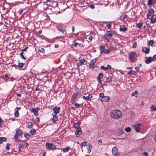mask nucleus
I'll list each match as a JSON object with an SVG mask.
<instances>
[{
	"mask_svg": "<svg viewBox=\"0 0 156 156\" xmlns=\"http://www.w3.org/2000/svg\"><path fill=\"white\" fill-rule=\"evenodd\" d=\"M122 112L119 110H114L110 112L111 117L115 119H118L122 116Z\"/></svg>",
	"mask_w": 156,
	"mask_h": 156,
	"instance_id": "obj_1",
	"label": "nucleus"
},
{
	"mask_svg": "<svg viewBox=\"0 0 156 156\" xmlns=\"http://www.w3.org/2000/svg\"><path fill=\"white\" fill-rule=\"evenodd\" d=\"M116 34V32L113 30L107 31L106 33L104 35L103 37L108 41L111 39V37H112L113 35H115Z\"/></svg>",
	"mask_w": 156,
	"mask_h": 156,
	"instance_id": "obj_2",
	"label": "nucleus"
},
{
	"mask_svg": "<svg viewBox=\"0 0 156 156\" xmlns=\"http://www.w3.org/2000/svg\"><path fill=\"white\" fill-rule=\"evenodd\" d=\"M129 58L132 62H135L137 58V55L136 53L133 51L131 52L129 54Z\"/></svg>",
	"mask_w": 156,
	"mask_h": 156,
	"instance_id": "obj_3",
	"label": "nucleus"
},
{
	"mask_svg": "<svg viewBox=\"0 0 156 156\" xmlns=\"http://www.w3.org/2000/svg\"><path fill=\"white\" fill-rule=\"evenodd\" d=\"M78 95V94L77 92H75L72 95L71 98V102L73 104H74L77 101V97Z\"/></svg>",
	"mask_w": 156,
	"mask_h": 156,
	"instance_id": "obj_4",
	"label": "nucleus"
},
{
	"mask_svg": "<svg viewBox=\"0 0 156 156\" xmlns=\"http://www.w3.org/2000/svg\"><path fill=\"white\" fill-rule=\"evenodd\" d=\"M154 12L153 9H151L148 10V13L147 15V18L149 19H151L154 16Z\"/></svg>",
	"mask_w": 156,
	"mask_h": 156,
	"instance_id": "obj_5",
	"label": "nucleus"
},
{
	"mask_svg": "<svg viewBox=\"0 0 156 156\" xmlns=\"http://www.w3.org/2000/svg\"><path fill=\"white\" fill-rule=\"evenodd\" d=\"M46 148L48 149L54 150L56 149V146L51 143L47 142L45 144Z\"/></svg>",
	"mask_w": 156,
	"mask_h": 156,
	"instance_id": "obj_6",
	"label": "nucleus"
},
{
	"mask_svg": "<svg viewBox=\"0 0 156 156\" xmlns=\"http://www.w3.org/2000/svg\"><path fill=\"white\" fill-rule=\"evenodd\" d=\"M23 134V132L21 130L18 129L16 131V132L14 135V138L15 141H17L18 137L22 135Z\"/></svg>",
	"mask_w": 156,
	"mask_h": 156,
	"instance_id": "obj_7",
	"label": "nucleus"
},
{
	"mask_svg": "<svg viewBox=\"0 0 156 156\" xmlns=\"http://www.w3.org/2000/svg\"><path fill=\"white\" fill-rule=\"evenodd\" d=\"M141 126V124L138 123L137 124L134 125L132 127L136 132H139L140 130V127Z\"/></svg>",
	"mask_w": 156,
	"mask_h": 156,
	"instance_id": "obj_8",
	"label": "nucleus"
},
{
	"mask_svg": "<svg viewBox=\"0 0 156 156\" xmlns=\"http://www.w3.org/2000/svg\"><path fill=\"white\" fill-rule=\"evenodd\" d=\"M40 108L39 107H37L35 108H33L31 110V111L34 113L35 115L37 116L38 115V110Z\"/></svg>",
	"mask_w": 156,
	"mask_h": 156,
	"instance_id": "obj_9",
	"label": "nucleus"
},
{
	"mask_svg": "<svg viewBox=\"0 0 156 156\" xmlns=\"http://www.w3.org/2000/svg\"><path fill=\"white\" fill-rule=\"evenodd\" d=\"M156 4V0H148L147 5L148 6H153Z\"/></svg>",
	"mask_w": 156,
	"mask_h": 156,
	"instance_id": "obj_10",
	"label": "nucleus"
},
{
	"mask_svg": "<svg viewBox=\"0 0 156 156\" xmlns=\"http://www.w3.org/2000/svg\"><path fill=\"white\" fill-rule=\"evenodd\" d=\"M61 108L60 107H57V106L53 108L54 113H53V114H57L59 113L60 112V110Z\"/></svg>",
	"mask_w": 156,
	"mask_h": 156,
	"instance_id": "obj_11",
	"label": "nucleus"
},
{
	"mask_svg": "<svg viewBox=\"0 0 156 156\" xmlns=\"http://www.w3.org/2000/svg\"><path fill=\"white\" fill-rule=\"evenodd\" d=\"M103 76V74L101 73H99L98 75L97 78V80L99 82L100 84L102 83V82L101 81V79L102 78Z\"/></svg>",
	"mask_w": 156,
	"mask_h": 156,
	"instance_id": "obj_12",
	"label": "nucleus"
},
{
	"mask_svg": "<svg viewBox=\"0 0 156 156\" xmlns=\"http://www.w3.org/2000/svg\"><path fill=\"white\" fill-rule=\"evenodd\" d=\"M96 58L95 59H93L91 60L89 65V67L90 68H92L94 66H95L94 65V64L96 63Z\"/></svg>",
	"mask_w": 156,
	"mask_h": 156,
	"instance_id": "obj_13",
	"label": "nucleus"
},
{
	"mask_svg": "<svg viewBox=\"0 0 156 156\" xmlns=\"http://www.w3.org/2000/svg\"><path fill=\"white\" fill-rule=\"evenodd\" d=\"M110 100V98L108 96H104L103 98H101L100 100L102 101L108 102Z\"/></svg>",
	"mask_w": 156,
	"mask_h": 156,
	"instance_id": "obj_14",
	"label": "nucleus"
},
{
	"mask_svg": "<svg viewBox=\"0 0 156 156\" xmlns=\"http://www.w3.org/2000/svg\"><path fill=\"white\" fill-rule=\"evenodd\" d=\"M21 109V107H16L15 109V112L14 113V116L16 117H18L19 115L18 111Z\"/></svg>",
	"mask_w": 156,
	"mask_h": 156,
	"instance_id": "obj_15",
	"label": "nucleus"
},
{
	"mask_svg": "<svg viewBox=\"0 0 156 156\" xmlns=\"http://www.w3.org/2000/svg\"><path fill=\"white\" fill-rule=\"evenodd\" d=\"M153 61L152 58L151 57H147L145 58V62L147 64H149L150 62Z\"/></svg>",
	"mask_w": 156,
	"mask_h": 156,
	"instance_id": "obj_16",
	"label": "nucleus"
},
{
	"mask_svg": "<svg viewBox=\"0 0 156 156\" xmlns=\"http://www.w3.org/2000/svg\"><path fill=\"white\" fill-rule=\"evenodd\" d=\"M142 51L146 54H148L150 51V49L149 48L145 47L143 48Z\"/></svg>",
	"mask_w": 156,
	"mask_h": 156,
	"instance_id": "obj_17",
	"label": "nucleus"
},
{
	"mask_svg": "<svg viewBox=\"0 0 156 156\" xmlns=\"http://www.w3.org/2000/svg\"><path fill=\"white\" fill-rule=\"evenodd\" d=\"M118 149L117 147H115L112 148V151L113 154L115 155H116L117 153Z\"/></svg>",
	"mask_w": 156,
	"mask_h": 156,
	"instance_id": "obj_18",
	"label": "nucleus"
},
{
	"mask_svg": "<svg viewBox=\"0 0 156 156\" xmlns=\"http://www.w3.org/2000/svg\"><path fill=\"white\" fill-rule=\"evenodd\" d=\"M105 80L104 81V82L105 83H107L112 81V78L111 77H105Z\"/></svg>",
	"mask_w": 156,
	"mask_h": 156,
	"instance_id": "obj_19",
	"label": "nucleus"
},
{
	"mask_svg": "<svg viewBox=\"0 0 156 156\" xmlns=\"http://www.w3.org/2000/svg\"><path fill=\"white\" fill-rule=\"evenodd\" d=\"M57 30L60 31L63 33H64V32H66V28L65 27H58Z\"/></svg>",
	"mask_w": 156,
	"mask_h": 156,
	"instance_id": "obj_20",
	"label": "nucleus"
},
{
	"mask_svg": "<svg viewBox=\"0 0 156 156\" xmlns=\"http://www.w3.org/2000/svg\"><path fill=\"white\" fill-rule=\"evenodd\" d=\"M52 115H53V121L54 122H56L58 120V117L57 116V114H52Z\"/></svg>",
	"mask_w": 156,
	"mask_h": 156,
	"instance_id": "obj_21",
	"label": "nucleus"
},
{
	"mask_svg": "<svg viewBox=\"0 0 156 156\" xmlns=\"http://www.w3.org/2000/svg\"><path fill=\"white\" fill-rule=\"evenodd\" d=\"M85 62L84 59H81L79 62L77 63V65L78 66H81L83 65Z\"/></svg>",
	"mask_w": 156,
	"mask_h": 156,
	"instance_id": "obj_22",
	"label": "nucleus"
},
{
	"mask_svg": "<svg viewBox=\"0 0 156 156\" xmlns=\"http://www.w3.org/2000/svg\"><path fill=\"white\" fill-rule=\"evenodd\" d=\"M99 49L101 53L104 52L105 51V47L102 45H101L99 47Z\"/></svg>",
	"mask_w": 156,
	"mask_h": 156,
	"instance_id": "obj_23",
	"label": "nucleus"
},
{
	"mask_svg": "<svg viewBox=\"0 0 156 156\" xmlns=\"http://www.w3.org/2000/svg\"><path fill=\"white\" fill-rule=\"evenodd\" d=\"M127 30V28L126 27H121L119 28V30L120 31H122L123 32H125Z\"/></svg>",
	"mask_w": 156,
	"mask_h": 156,
	"instance_id": "obj_24",
	"label": "nucleus"
},
{
	"mask_svg": "<svg viewBox=\"0 0 156 156\" xmlns=\"http://www.w3.org/2000/svg\"><path fill=\"white\" fill-rule=\"evenodd\" d=\"M6 139L5 137H0V144H2L3 141H6Z\"/></svg>",
	"mask_w": 156,
	"mask_h": 156,
	"instance_id": "obj_25",
	"label": "nucleus"
},
{
	"mask_svg": "<svg viewBox=\"0 0 156 156\" xmlns=\"http://www.w3.org/2000/svg\"><path fill=\"white\" fill-rule=\"evenodd\" d=\"M87 146H88V147H87V153L88 154H90L91 151V145L90 144H87Z\"/></svg>",
	"mask_w": 156,
	"mask_h": 156,
	"instance_id": "obj_26",
	"label": "nucleus"
},
{
	"mask_svg": "<svg viewBox=\"0 0 156 156\" xmlns=\"http://www.w3.org/2000/svg\"><path fill=\"white\" fill-rule=\"evenodd\" d=\"M70 149V147H67L65 148H63L62 149L63 152L64 153L67 152H68Z\"/></svg>",
	"mask_w": 156,
	"mask_h": 156,
	"instance_id": "obj_27",
	"label": "nucleus"
},
{
	"mask_svg": "<svg viewBox=\"0 0 156 156\" xmlns=\"http://www.w3.org/2000/svg\"><path fill=\"white\" fill-rule=\"evenodd\" d=\"M80 125V123H74L73 125V127L74 128H77L80 127L79 126Z\"/></svg>",
	"mask_w": 156,
	"mask_h": 156,
	"instance_id": "obj_28",
	"label": "nucleus"
},
{
	"mask_svg": "<svg viewBox=\"0 0 156 156\" xmlns=\"http://www.w3.org/2000/svg\"><path fill=\"white\" fill-rule=\"evenodd\" d=\"M30 133L32 135H34L36 133V131L34 129H32L30 131Z\"/></svg>",
	"mask_w": 156,
	"mask_h": 156,
	"instance_id": "obj_29",
	"label": "nucleus"
},
{
	"mask_svg": "<svg viewBox=\"0 0 156 156\" xmlns=\"http://www.w3.org/2000/svg\"><path fill=\"white\" fill-rule=\"evenodd\" d=\"M150 20H151L150 22L151 23H154L156 22V17H155V18L153 17Z\"/></svg>",
	"mask_w": 156,
	"mask_h": 156,
	"instance_id": "obj_30",
	"label": "nucleus"
},
{
	"mask_svg": "<svg viewBox=\"0 0 156 156\" xmlns=\"http://www.w3.org/2000/svg\"><path fill=\"white\" fill-rule=\"evenodd\" d=\"M147 43L148 45L149 46L151 44V45L152 46V44L154 43V41L153 40H150V41H148Z\"/></svg>",
	"mask_w": 156,
	"mask_h": 156,
	"instance_id": "obj_31",
	"label": "nucleus"
},
{
	"mask_svg": "<svg viewBox=\"0 0 156 156\" xmlns=\"http://www.w3.org/2000/svg\"><path fill=\"white\" fill-rule=\"evenodd\" d=\"M23 54H24V53L23 52H21L20 54V56L21 58L25 60L26 59V58L23 55Z\"/></svg>",
	"mask_w": 156,
	"mask_h": 156,
	"instance_id": "obj_32",
	"label": "nucleus"
},
{
	"mask_svg": "<svg viewBox=\"0 0 156 156\" xmlns=\"http://www.w3.org/2000/svg\"><path fill=\"white\" fill-rule=\"evenodd\" d=\"M136 26L137 27L140 28L142 27L143 24L142 23H137L136 24Z\"/></svg>",
	"mask_w": 156,
	"mask_h": 156,
	"instance_id": "obj_33",
	"label": "nucleus"
},
{
	"mask_svg": "<svg viewBox=\"0 0 156 156\" xmlns=\"http://www.w3.org/2000/svg\"><path fill=\"white\" fill-rule=\"evenodd\" d=\"M73 44L72 45V46H74L75 47H76L79 44V43L75 42V41H73Z\"/></svg>",
	"mask_w": 156,
	"mask_h": 156,
	"instance_id": "obj_34",
	"label": "nucleus"
},
{
	"mask_svg": "<svg viewBox=\"0 0 156 156\" xmlns=\"http://www.w3.org/2000/svg\"><path fill=\"white\" fill-rule=\"evenodd\" d=\"M138 91L137 90H135L134 92H133L132 94V96H135V95H136L138 94Z\"/></svg>",
	"mask_w": 156,
	"mask_h": 156,
	"instance_id": "obj_35",
	"label": "nucleus"
},
{
	"mask_svg": "<svg viewBox=\"0 0 156 156\" xmlns=\"http://www.w3.org/2000/svg\"><path fill=\"white\" fill-rule=\"evenodd\" d=\"M87 143L86 142H84L83 143H82L80 144V145L81 146V147H83L85 146H87L86 144Z\"/></svg>",
	"mask_w": 156,
	"mask_h": 156,
	"instance_id": "obj_36",
	"label": "nucleus"
},
{
	"mask_svg": "<svg viewBox=\"0 0 156 156\" xmlns=\"http://www.w3.org/2000/svg\"><path fill=\"white\" fill-rule=\"evenodd\" d=\"M30 136V135L28 134L27 133H25L24 134V137L26 139H28L29 138Z\"/></svg>",
	"mask_w": 156,
	"mask_h": 156,
	"instance_id": "obj_37",
	"label": "nucleus"
},
{
	"mask_svg": "<svg viewBox=\"0 0 156 156\" xmlns=\"http://www.w3.org/2000/svg\"><path fill=\"white\" fill-rule=\"evenodd\" d=\"M127 18V16L126 14L120 17V18H121V20H124L125 18Z\"/></svg>",
	"mask_w": 156,
	"mask_h": 156,
	"instance_id": "obj_38",
	"label": "nucleus"
},
{
	"mask_svg": "<svg viewBox=\"0 0 156 156\" xmlns=\"http://www.w3.org/2000/svg\"><path fill=\"white\" fill-rule=\"evenodd\" d=\"M150 108L151 111L154 110L156 111V107L154 106H151Z\"/></svg>",
	"mask_w": 156,
	"mask_h": 156,
	"instance_id": "obj_39",
	"label": "nucleus"
},
{
	"mask_svg": "<svg viewBox=\"0 0 156 156\" xmlns=\"http://www.w3.org/2000/svg\"><path fill=\"white\" fill-rule=\"evenodd\" d=\"M131 129L130 127L126 128L125 129V130L127 132H129V131H130L131 130Z\"/></svg>",
	"mask_w": 156,
	"mask_h": 156,
	"instance_id": "obj_40",
	"label": "nucleus"
},
{
	"mask_svg": "<svg viewBox=\"0 0 156 156\" xmlns=\"http://www.w3.org/2000/svg\"><path fill=\"white\" fill-rule=\"evenodd\" d=\"M93 68L94 69V70H95V71H98L99 69V67L98 66H96V65H95V66H94V67H93Z\"/></svg>",
	"mask_w": 156,
	"mask_h": 156,
	"instance_id": "obj_41",
	"label": "nucleus"
},
{
	"mask_svg": "<svg viewBox=\"0 0 156 156\" xmlns=\"http://www.w3.org/2000/svg\"><path fill=\"white\" fill-rule=\"evenodd\" d=\"M24 65V64L23 63H19L17 66L20 68L22 67Z\"/></svg>",
	"mask_w": 156,
	"mask_h": 156,
	"instance_id": "obj_42",
	"label": "nucleus"
},
{
	"mask_svg": "<svg viewBox=\"0 0 156 156\" xmlns=\"http://www.w3.org/2000/svg\"><path fill=\"white\" fill-rule=\"evenodd\" d=\"M136 73L135 71H133L132 70H130L128 73V74H134V73Z\"/></svg>",
	"mask_w": 156,
	"mask_h": 156,
	"instance_id": "obj_43",
	"label": "nucleus"
},
{
	"mask_svg": "<svg viewBox=\"0 0 156 156\" xmlns=\"http://www.w3.org/2000/svg\"><path fill=\"white\" fill-rule=\"evenodd\" d=\"M83 99H85L87 101L90 100V99L88 97V96H83Z\"/></svg>",
	"mask_w": 156,
	"mask_h": 156,
	"instance_id": "obj_44",
	"label": "nucleus"
},
{
	"mask_svg": "<svg viewBox=\"0 0 156 156\" xmlns=\"http://www.w3.org/2000/svg\"><path fill=\"white\" fill-rule=\"evenodd\" d=\"M10 144L9 143H7L6 144V146L5 147V149L7 150H9V147L10 146Z\"/></svg>",
	"mask_w": 156,
	"mask_h": 156,
	"instance_id": "obj_45",
	"label": "nucleus"
},
{
	"mask_svg": "<svg viewBox=\"0 0 156 156\" xmlns=\"http://www.w3.org/2000/svg\"><path fill=\"white\" fill-rule=\"evenodd\" d=\"M75 106L76 107V108H78L80 107V106L81 105L80 104H79L77 103H75L74 104Z\"/></svg>",
	"mask_w": 156,
	"mask_h": 156,
	"instance_id": "obj_46",
	"label": "nucleus"
},
{
	"mask_svg": "<svg viewBox=\"0 0 156 156\" xmlns=\"http://www.w3.org/2000/svg\"><path fill=\"white\" fill-rule=\"evenodd\" d=\"M137 44V43L136 42L133 43L132 45V48H135L136 47Z\"/></svg>",
	"mask_w": 156,
	"mask_h": 156,
	"instance_id": "obj_47",
	"label": "nucleus"
},
{
	"mask_svg": "<svg viewBox=\"0 0 156 156\" xmlns=\"http://www.w3.org/2000/svg\"><path fill=\"white\" fill-rule=\"evenodd\" d=\"M82 131H76L75 132V133L76 135H79L82 134Z\"/></svg>",
	"mask_w": 156,
	"mask_h": 156,
	"instance_id": "obj_48",
	"label": "nucleus"
},
{
	"mask_svg": "<svg viewBox=\"0 0 156 156\" xmlns=\"http://www.w3.org/2000/svg\"><path fill=\"white\" fill-rule=\"evenodd\" d=\"M110 51V49H107L106 50H105L104 52L106 54H108L109 53Z\"/></svg>",
	"mask_w": 156,
	"mask_h": 156,
	"instance_id": "obj_49",
	"label": "nucleus"
},
{
	"mask_svg": "<svg viewBox=\"0 0 156 156\" xmlns=\"http://www.w3.org/2000/svg\"><path fill=\"white\" fill-rule=\"evenodd\" d=\"M40 51L43 53H44L45 52V49L44 48H41Z\"/></svg>",
	"mask_w": 156,
	"mask_h": 156,
	"instance_id": "obj_50",
	"label": "nucleus"
},
{
	"mask_svg": "<svg viewBox=\"0 0 156 156\" xmlns=\"http://www.w3.org/2000/svg\"><path fill=\"white\" fill-rule=\"evenodd\" d=\"M46 154V152H44V153H41L40 154V156H45Z\"/></svg>",
	"mask_w": 156,
	"mask_h": 156,
	"instance_id": "obj_51",
	"label": "nucleus"
},
{
	"mask_svg": "<svg viewBox=\"0 0 156 156\" xmlns=\"http://www.w3.org/2000/svg\"><path fill=\"white\" fill-rule=\"evenodd\" d=\"M107 26L108 27V29H110L112 27V24L111 23H109L107 25Z\"/></svg>",
	"mask_w": 156,
	"mask_h": 156,
	"instance_id": "obj_52",
	"label": "nucleus"
},
{
	"mask_svg": "<svg viewBox=\"0 0 156 156\" xmlns=\"http://www.w3.org/2000/svg\"><path fill=\"white\" fill-rule=\"evenodd\" d=\"M152 59L153 61H155L156 60V55H154L153 56Z\"/></svg>",
	"mask_w": 156,
	"mask_h": 156,
	"instance_id": "obj_53",
	"label": "nucleus"
},
{
	"mask_svg": "<svg viewBox=\"0 0 156 156\" xmlns=\"http://www.w3.org/2000/svg\"><path fill=\"white\" fill-rule=\"evenodd\" d=\"M4 122L3 120L0 117V127L1 126L2 124Z\"/></svg>",
	"mask_w": 156,
	"mask_h": 156,
	"instance_id": "obj_54",
	"label": "nucleus"
},
{
	"mask_svg": "<svg viewBox=\"0 0 156 156\" xmlns=\"http://www.w3.org/2000/svg\"><path fill=\"white\" fill-rule=\"evenodd\" d=\"M107 69H110L111 68V65L108 64L107 65V67H106Z\"/></svg>",
	"mask_w": 156,
	"mask_h": 156,
	"instance_id": "obj_55",
	"label": "nucleus"
},
{
	"mask_svg": "<svg viewBox=\"0 0 156 156\" xmlns=\"http://www.w3.org/2000/svg\"><path fill=\"white\" fill-rule=\"evenodd\" d=\"M101 68L102 69H103L105 70H107V69H106V67H105L104 66H101Z\"/></svg>",
	"mask_w": 156,
	"mask_h": 156,
	"instance_id": "obj_56",
	"label": "nucleus"
},
{
	"mask_svg": "<svg viewBox=\"0 0 156 156\" xmlns=\"http://www.w3.org/2000/svg\"><path fill=\"white\" fill-rule=\"evenodd\" d=\"M99 96L100 97H101V98H103L104 96V94L103 93H101L99 94Z\"/></svg>",
	"mask_w": 156,
	"mask_h": 156,
	"instance_id": "obj_57",
	"label": "nucleus"
},
{
	"mask_svg": "<svg viewBox=\"0 0 156 156\" xmlns=\"http://www.w3.org/2000/svg\"><path fill=\"white\" fill-rule=\"evenodd\" d=\"M90 7L91 9H94L95 8V6L94 5L91 4L90 5Z\"/></svg>",
	"mask_w": 156,
	"mask_h": 156,
	"instance_id": "obj_58",
	"label": "nucleus"
},
{
	"mask_svg": "<svg viewBox=\"0 0 156 156\" xmlns=\"http://www.w3.org/2000/svg\"><path fill=\"white\" fill-rule=\"evenodd\" d=\"M27 48H28V47H26L25 48L22 49V52H23V51H26L27 49Z\"/></svg>",
	"mask_w": 156,
	"mask_h": 156,
	"instance_id": "obj_59",
	"label": "nucleus"
},
{
	"mask_svg": "<svg viewBox=\"0 0 156 156\" xmlns=\"http://www.w3.org/2000/svg\"><path fill=\"white\" fill-rule=\"evenodd\" d=\"M93 39V37L91 35H90L89 36L88 39L90 41H92Z\"/></svg>",
	"mask_w": 156,
	"mask_h": 156,
	"instance_id": "obj_60",
	"label": "nucleus"
},
{
	"mask_svg": "<svg viewBox=\"0 0 156 156\" xmlns=\"http://www.w3.org/2000/svg\"><path fill=\"white\" fill-rule=\"evenodd\" d=\"M31 124L30 125H29L28 126V127L29 128H32V126H33V124L32 122H30Z\"/></svg>",
	"mask_w": 156,
	"mask_h": 156,
	"instance_id": "obj_61",
	"label": "nucleus"
},
{
	"mask_svg": "<svg viewBox=\"0 0 156 156\" xmlns=\"http://www.w3.org/2000/svg\"><path fill=\"white\" fill-rule=\"evenodd\" d=\"M88 97L90 99H90L92 98V94H89L88 95Z\"/></svg>",
	"mask_w": 156,
	"mask_h": 156,
	"instance_id": "obj_62",
	"label": "nucleus"
},
{
	"mask_svg": "<svg viewBox=\"0 0 156 156\" xmlns=\"http://www.w3.org/2000/svg\"><path fill=\"white\" fill-rule=\"evenodd\" d=\"M9 80L10 81H11L12 82H13V79H15V78H13V77H9Z\"/></svg>",
	"mask_w": 156,
	"mask_h": 156,
	"instance_id": "obj_63",
	"label": "nucleus"
},
{
	"mask_svg": "<svg viewBox=\"0 0 156 156\" xmlns=\"http://www.w3.org/2000/svg\"><path fill=\"white\" fill-rule=\"evenodd\" d=\"M77 130L76 131L80 132V131H82L81 130V128L80 127L77 128H76Z\"/></svg>",
	"mask_w": 156,
	"mask_h": 156,
	"instance_id": "obj_64",
	"label": "nucleus"
}]
</instances>
